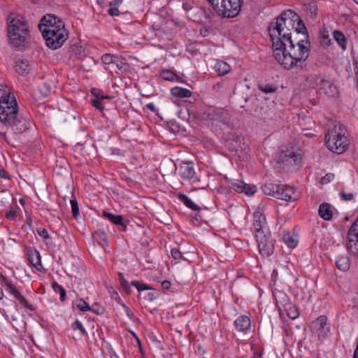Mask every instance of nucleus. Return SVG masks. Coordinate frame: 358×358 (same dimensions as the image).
Segmentation results:
<instances>
[{
  "label": "nucleus",
  "mask_w": 358,
  "mask_h": 358,
  "mask_svg": "<svg viewBox=\"0 0 358 358\" xmlns=\"http://www.w3.org/2000/svg\"><path fill=\"white\" fill-rule=\"evenodd\" d=\"M348 243L347 250L355 257L358 258V217L350 227L348 233Z\"/></svg>",
  "instance_id": "14"
},
{
  "label": "nucleus",
  "mask_w": 358,
  "mask_h": 358,
  "mask_svg": "<svg viewBox=\"0 0 358 358\" xmlns=\"http://www.w3.org/2000/svg\"><path fill=\"white\" fill-rule=\"evenodd\" d=\"M72 328L74 330L79 329L82 334H85V329L83 328L82 323L78 320L72 324Z\"/></svg>",
  "instance_id": "55"
},
{
  "label": "nucleus",
  "mask_w": 358,
  "mask_h": 358,
  "mask_svg": "<svg viewBox=\"0 0 358 358\" xmlns=\"http://www.w3.org/2000/svg\"><path fill=\"white\" fill-rule=\"evenodd\" d=\"M59 207V205L57 203H55L52 201V204L49 206L48 208H46V210H48V211H56V208H58Z\"/></svg>",
  "instance_id": "64"
},
{
  "label": "nucleus",
  "mask_w": 358,
  "mask_h": 358,
  "mask_svg": "<svg viewBox=\"0 0 358 358\" xmlns=\"http://www.w3.org/2000/svg\"><path fill=\"white\" fill-rule=\"evenodd\" d=\"M283 241L290 248H295L298 243L297 240L289 233L283 235Z\"/></svg>",
  "instance_id": "40"
},
{
  "label": "nucleus",
  "mask_w": 358,
  "mask_h": 358,
  "mask_svg": "<svg viewBox=\"0 0 358 358\" xmlns=\"http://www.w3.org/2000/svg\"><path fill=\"white\" fill-rule=\"evenodd\" d=\"M29 35V27L23 17H17L8 22V36L14 47L19 50L24 48L28 44Z\"/></svg>",
  "instance_id": "2"
},
{
  "label": "nucleus",
  "mask_w": 358,
  "mask_h": 358,
  "mask_svg": "<svg viewBox=\"0 0 358 358\" xmlns=\"http://www.w3.org/2000/svg\"><path fill=\"white\" fill-rule=\"evenodd\" d=\"M271 24H276L280 27H286L295 29L296 34H303L306 38L308 37L306 26L299 15L291 9L284 10L280 16L275 18V22Z\"/></svg>",
  "instance_id": "5"
},
{
  "label": "nucleus",
  "mask_w": 358,
  "mask_h": 358,
  "mask_svg": "<svg viewBox=\"0 0 358 358\" xmlns=\"http://www.w3.org/2000/svg\"><path fill=\"white\" fill-rule=\"evenodd\" d=\"M340 196L344 201H351L354 198V195L352 193H345L344 192H341L339 193Z\"/></svg>",
  "instance_id": "56"
},
{
  "label": "nucleus",
  "mask_w": 358,
  "mask_h": 358,
  "mask_svg": "<svg viewBox=\"0 0 358 358\" xmlns=\"http://www.w3.org/2000/svg\"><path fill=\"white\" fill-rule=\"evenodd\" d=\"M320 91L329 97H336L338 94V90L336 85L327 80H321Z\"/></svg>",
  "instance_id": "21"
},
{
  "label": "nucleus",
  "mask_w": 358,
  "mask_h": 358,
  "mask_svg": "<svg viewBox=\"0 0 358 358\" xmlns=\"http://www.w3.org/2000/svg\"><path fill=\"white\" fill-rule=\"evenodd\" d=\"M234 95L241 107L244 108V104L248 102L250 96V87L248 85L235 87L234 90Z\"/></svg>",
  "instance_id": "16"
},
{
  "label": "nucleus",
  "mask_w": 358,
  "mask_h": 358,
  "mask_svg": "<svg viewBox=\"0 0 358 358\" xmlns=\"http://www.w3.org/2000/svg\"><path fill=\"white\" fill-rule=\"evenodd\" d=\"M77 307L80 310L83 312L91 310L88 303L83 299L78 301Z\"/></svg>",
  "instance_id": "49"
},
{
  "label": "nucleus",
  "mask_w": 358,
  "mask_h": 358,
  "mask_svg": "<svg viewBox=\"0 0 358 358\" xmlns=\"http://www.w3.org/2000/svg\"><path fill=\"white\" fill-rule=\"evenodd\" d=\"M258 88L259 90L266 94L275 92L277 90L276 87L268 84H259Z\"/></svg>",
  "instance_id": "43"
},
{
  "label": "nucleus",
  "mask_w": 358,
  "mask_h": 358,
  "mask_svg": "<svg viewBox=\"0 0 358 358\" xmlns=\"http://www.w3.org/2000/svg\"><path fill=\"white\" fill-rule=\"evenodd\" d=\"M68 38L67 30L60 29L59 32L58 30L50 31L46 29V46L52 50L61 48Z\"/></svg>",
  "instance_id": "10"
},
{
  "label": "nucleus",
  "mask_w": 358,
  "mask_h": 358,
  "mask_svg": "<svg viewBox=\"0 0 358 358\" xmlns=\"http://www.w3.org/2000/svg\"><path fill=\"white\" fill-rule=\"evenodd\" d=\"M0 283L2 287H5L6 292L8 293L15 301H17L23 308L31 311L34 310V306L30 304L22 294L20 287L16 286L10 280L3 275H1Z\"/></svg>",
  "instance_id": "8"
},
{
  "label": "nucleus",
  "mask_w": 358,
  "mask_h": 358,
  "mask_svg": "<svg viewBox=\"0 0 358 358\" xmlns=\"http://www.w3.org/2000/svg\"><path fill=\"white\" fill-rule=\"evenodd\" d=\"M122 2V0H113L110 2V6L111 7L115 6L117 7L119 6Z\"/></svg>",
  "instance_id": "63"
},
{
  "label": "nucleus",
  "mask_w": 358,
  "mask_h": 358,
  "mask_svg": "<svg viewBox=\"0 0 358 358\" xmlns=\"http://www.w3.org/2000/svg\"><path fill=\"white\" fill-rule=\"evenodd\" d=\"M213 10L220 17L231 18L239 13L242 0H207Z\"/></svg>",
  "instance_id": "6"
},
{
  "label": "nucleus",
  "mask_w": 358,
  "mask_h": 358,
  "mask_svg": "<svg viewBox=\"0 0 358 358\" xmlns=\"http://www.w3.org/2000/svg\"><path fill=\"white\" fill-rule=\"evenodd\" d=\"M162 287L163 289H169L171 286V283L170 281L169 280H164L162 284H161Z\"/></svg>",
  "instance_id": "61"
},
{
  "label": "nucleus",
  "mask_w": 358,
  "mask_h": 358,
  "mask_svg": "<svg viewBox=\"0 0 358 358\" xmlns=\"http://www.w3.org/2000/svg\"><path fill=\"white\" fill-rule=\"evenodd\" d=\"M319 215L324 220H331L333 217V212L331 206L327 203L321 204L318 210Z\"/></svg>",
  "instance_id": "31"
},
{
  "label": "nucleus",
  "mask_w": 358,
  "mask_h": 358,
  "mask_svg": "<svg viewBox=\"0 0 358 358\" xmlns=\"http://www.w3.org/2000/svg\"><path fill=\"white\" fill-rule=\"evenodd\" d=\"M229 187L238 193H245L248 196H252L257 192V188L255 185L246 184L241 180L231 182Z\"/></svg>",
  "instance_id": "17"
},
{
  "label": "nucleus",
  "mask_w": 358,
  "mask_h": 358,
  "mask_svg": "<svg viewBox=\"0 0 358 358\" xmlns=\"http://www.w3.org/2000/svg\"><path fill=\"white\" fill-rule=\"evenodd\" d=\"M273 56L275 60L287 70L294 67L303 68L305 61L309 56L310 43L301 39L294 44V40L287 42V45L274 48Z\"/></svg>",
  "instance_id": "1"
},
{
  "label": "nucleus",
  "mask_w": 358,
  "mask_h": 358,
  "mask_svg": "<svg viewBox=\"0 0 358 358\" xmlns=\"http://www.w3.org/2000/svg\"><path fill=\"white\" fill-rule=\"evenodd\" d=\"M325 141L327 148L336 154L343 153L348 147L345 130L340 124L335 125L328 130L325 135Z\"/></svg>",
  "instance_id": "3"
},
{
  "label": "nucleus",
  "mask_w": 358,
  "mask_h": 358,
  "mask_svg": "<svg viewBox=\"0 0 358 358\" xmlns=\"http://www.w3.org/2000/svg\"><path fill=\"white\" fill-rule=\"evenodd\" d=\"M171 94L176 97L185 98L190 97L192 92L185 88L176 87L171 90Z\"/></svg>",
  "instance_id": "37"
},
{
  "label": "nucleus",
  "mask_w": 358,
  "mask_h": 358,
  "mask_svg": "<svg viewBox=\"0 0 358 358\" xmlns=\"http://www.w3.org/2000/svg\"><path fill=\"white\" fill-rule=\"evenodd\" d=\"M29 102L32 110L41 117L45 115V94L41 89L34 90Z\"/></svg>",
  "instance_id": "13"
},
{
  "label": "nucleus",
  "mask_w": 358,
  "mask_h": 358,
  "mask_svg": "<svg viewBox=\"0 0 358 358\" xmlns=\"http://www.w3.org/2000/svg\"><path fill=\"white\" fill-rule=\"evenodd\" d=\"M178 174L184 180H190L195 175L194 166L190 162H182L178 168Z\"/></svg>",
  "instance_id": "23"
},
{
  "label": "nucleus",
  "mask_w": 358,
  "mask_h": 358,
  "mask_svg": "<svg viewBox=\"0 0 358 358\" xmlns=\"http://www.w3.org/2000/svg\"><path fill=\"white\" fill-rule=\"evenodd\" d=\"M108 14L111 16H117L120 15V12L117 7L113 6L108 10Z\"/></svg>",
  "instance_id": "58"
},
{
  "label": "nucleus",
  "mask_w": 358,
  "mask_h": 358,
  "mask_svg": "<svg viewBox=\"0 0 358 358\" xmlns=\"http://www.w3.org/2000/svg\"><path fill=\"white\" fill-rule=\"evenodd\" d=\"M19 114L16 99L10 101L8 103L0 105V121L6 125Z\"/></svg>",
  "instance_id": "12"
},
{
  "label": "nucleus",
  "mask_w": 358,
  "mask_h": 358,
  "mask_svg": "<svg viewBox=\"0 0 358 358\" xmlns=\"http://www.w3.org/2000/svg\"><path fill=\"white\" fill-rule=\"evenodd\" d=\"M52 289L55 292H59L60 295V299L62 301H64L66 297V291L65 289L58 285L56 282H54L52 285Z\"/></svg>",
  "instance_id": "44"
},
{
  "label": "nucleus",
  "mask_w": 358,
  "mask_h": 358,
  "mask_svg": "<svg viewBox=\"0 0 358 358\" xmlns=\"http://www.w3.org/2000/svg\"><path fill=\"white\" fill-rule=\"evenodd\" d=\"M55 25H52L51 20H48L46 18V29L48 30L57 31L58 30L60 32V29L66 30L64 27V24L63 22L58 17H53Z\"/></svg>",
  "instance_id": "33"
},
{
  "label": "nucleus",
  "mask_w": 358,
  "mask_h": 358,
  "mask_svg": "<svg viewBox=\"0 0 358 358\" xmlns=\"http://www.w3.org/2000/svg\"><path fill=\"white\" fill-rule=\"evenodd\" d=\"M282 306L284 311L285 312L287 316L289 318L292 320H295L299 317V313L298 311V309L294 304H292V303H286Z\"/></svg>",
  "instance_id": "32"
},
{
  "label": "nucleus",
  "mask_w": 358,
  "mask_h": 358,
  "mask_svg": "<svg viewBox=\"0 0 358 358\" xmlns=\"http://www.w3.org/2000/svg\"><path fill=\"white\" fill-rule=\"evenodd\" d=\"M280 187V185L268 182L262 185V189L264 194L278 199L279 196Z\"/></svg>",
  "instance_id": "27"
},
{
  "label": "nucleus",
  "mask_w": 358,
  "mask_h": 358,
  "mask_svg": "<svg viewBox=\"0 0 358 358\" xmlns=\"http://www.w3.org/2000/svg\"><path fill=\"white\" fill-rule=\"evenodd\" d=\"M131 285H134L139 292L138 299H143L145 301H152L155 298V294L150 292L151 287L147 285L141 283L138 281L131 282Z\"/></svg>",
  "instance_id": "18"
},
{
  "label": "nucleus",
  "mask_w": 358,
  "mask_h": 358,
  "mask_svg": "<svg viewBox=\"0 0 358 358\" xmlns=\"http://www.w3.org/2000/svg\"><path fill=\"white\" fill-rule=\"evenodd\" d=\"M301 155L293 151H288L281 157V160L283 163L292 165H298L301 162Z\"/></svg>",
  "instance_id": "26"
},
{
  "label": "nucleus",
  "mask_w": 358,
  "mask_h": 358,
  "mask_svg": "<svg viewBox=\"0 0 358 358\" xmlns=\"http://www.w3.org/2000/svg\"><path fill=\"white\" fill-rule=\"evenodd\" d=\"M266 224V217L264 214L260 212H256L254 214L253 226L255 231V234H259L260 231H264L263 228Z\"/></svg>",
  "instance_id": "28"
},
{
  "label": "nucleus",
  "mask_w": 358,
  "mask_h": 358,
  "mask_svg": "<svg viewBox=\"0 0 358 358\" xmlns=\"http://www.w3.org/2000/svg\"><path fill=\"white\" fill-rule=\"evenodd\" d=\"M334 178V174H327L324 177L322 178L321 182L322 184H325L329 182Z\"/></svg>",
  "instance_id": "60"
},
{
  "label": "nucleus",
  "mask_w": 358,
  "mask_h": 358,
  "mask_svg": "<svg viewBox=\"0 0 358 358\" xmlns=\"http://www.w3.org/2000/svg\"><path fill=\"white\" fill-rule=\"evenodd\" d=\"M171 255L172 257L175 259H182V255L181 252L177 248H173L171 250Z\"/></svg>",
  "instance_id": "53"
},
{
  "label": "nucleus",
  "mask_w": 358,
  "mask_h": 358,
  "mask_svg": "<svg viewBox=\"0 0 358 358\" xmlns=\"http://www.w3.org/2000/svg\"><path fill=\"white\" fill-rule=\"evenodd\" d=\"M27 259L29 264L38 271H44V268L41 263V257L38 250L36 249L29 250L27 252Z\"/></svg>",
  "instance_id": "20"
},
{
  "label": "nucleus",
  "mask_w": 358,
  "mask_h": 358,
  "mask_svg": "<svg viewBox=\"0 0 358 358\" xmlns=\"http://www.w3.org/2000/svg\"><path fill=\"white\" fill-rule=\"evenodd\" d=\"M336 264L339 270L346 271L349 269L350 266V259L346 255L341 256L336 260Z\"/></svg>",
  "instance_id": "36"
},
{
  "label": "nucleus",
  "mask_w": 358,
  "mask_h": 358,
  "mask_svg": "<svg viewBox=\"0 0 358 358\" xmlns=\"http://www.w3.org/2000/svg\"><path fill=\"white\" fill-rule=\"evenodd\" d=\"M13 99H15V97L7 90V87L0 85V105L8 103Z\"/></svg>",
  "instance_id": "30"
},
{
  "label": "nucleus",
  "mask_w": 358,
  "mask_h": 358,
  "mask_svg": "<svg viewBox=\"0 0 358 358\" xmlns=\"http://www.w3.org/2000/svg\"><path fill=\"white\" fill-rule=\"evenodd\" d=\"M327 321V318L325 315H320L313 323V327L317 330L319 339L324 338L327 332L329 331L328 329H325Z\"/></svg>",
  "instance_id": "22"
},
{
  "label": "nucleus",
  "mask_w": 358,
  "mask_h": 358,
  "mask_svg": "<svg viewBox=\"0 0 358 358\" xmlns=\"http://www.w3.org/2000/svg\"><path fill=\"white\" fill-rule=\"evenodd\" d=\"M317 13V7L315 3H309L306 7V13L310 17L316 16Z\"/></svg>",
  "instance_id": "46"
},
{
  "label": "nucleus",
  "mask_w": 358,
  "mask_h": 358,
  "mask_svg": "<svg viewBox=\"0 0 358 358\" xmlns=\"http://www.w3.org/2000/svg\"><path fill=\"white\" fill-rule=\"evenodd\" d=\"M119 280H120L121 286L123 287L124 291L127 294H130L131 292V288L129 287L128 282L124 278L122 273H119Z\"/></svg>",
  "instance_id": "47"
},
{
  "label": "nucleus",
  "mask_w": 358,
  "mask_h": 358,
  "mask_svg": "<svg viewBox=\"0 0 358 358\" xmlns=\"http://www.w3.org/2000/svg\"><path fill=\"white\" fill-rule=\"evenodd\" d=\"M160 77L164 80L173 81L177 76L170 70H162L160 73Z\"/></svg>",
  "instance_id": "41"
},
{
  "label": "nucleus",
  "mask_w": 358,
  "mask_h": 358,
  "mask_svg": "<svg viewBox=\"0 0 358 358\" xmlns=\"http://www.w3.org/2000/svg\"><path fill=\"white\" fill-rule=\"evenodd\" d=\"M5 308H0L1 314L8 320L18 333H25L27 331L26 316L18 308L14 300H9L8 303H4Z\"/></svg>",
  "instance_id": "4"
},
{
  "label": "nucleus",
  "mask_w": 358,
  "mask_h": 358,
  "mask_svg": "<svg viewBox=\"0 0 358 358\" xmlns=\"http://www.w3.org/2000/svg\"><path fill=\"white\" fill-rule=\"evenodd\" d=\"M255 116L263 122H270L275 118L273 110L267 105L262 106L255 111Z\"/></svg>",
  "instance_id": "19"
},
{
  "label": "nucleus",
  "mask_w": 358,
  "mask_h": 358,
  "mask_svg": "<svg viewBox=\"0 0 358 358\" xmlns=\"http://www.w3.org/2000/svg\"><path fill=\"white\" fill-rule=\"evenodd\" d=\"M103 217L115 224L122 226L124 230L126 229L127 227L122 222L123 217L122 215H115L110 213L103 212Z\"/></svg>",
  "instance_id": "35"
},
{
  "label": "nucleus",
  "mask_w": 358,
  "mask_h": 358,
  "mask_svg": "<svg viewBox=\"0 0 358 358\" xmlns=\"http://www.w3.org/2000/svg\"><path fill=\"white\" fill-rule=\"evenodd\" d=\"M259 253L263 257H269L274 251V245L272 240L264 231L255 234Z\"/></svg>",
  "instance_id": "15"
},
{
  "label": "nucleus",
  "mask_w": 358,
  "mask_h": 358,
  "mask_svg": "<svg viewBox=\"0 0 358 358\" xmlns=\"http://www.w3.org/2000/svg\"><path fill=\"white\" fill-rule=\"evenodd\" d=\"M320 40L321 45H322L324 48L329 46L331 41L329 34L325 31L321 32Z\"/></svg>",
  "instance_id": "42"
},
{
  "label": "nucleus",
  "mask_w": 358,
  "mask_h": 358,
  "mask_svg": "<svg viewBox=\"0 0 358 358\" xmlns=\"http://www.w3.org/2000/svg\"><path fill=\"white\" fill-rule=\"evenodd\" d=\"M17 212L16 210H10L9 211H8L6 215H5V217L7 219V220H15L17 217Z\"/></svg>",
  "instance_id": "54"
},
{
  "label": "nucleus",
  "mask_w": 358,
  "mask_h": 358,
  "mask_svg": "<svg viewBox=\"0 0 358 358\" xmlns=\"http://www.w3.org/2000/svg\"><path fill=\"white\" fill-rule=\"evenodd\" d=\"M15 71L20 76H25L29 73V62L27 59H18L15 62Z\"/></svg>",
  "instance_id": "29"
},
{
  "label": "nucleus",
  "mask_w": 358,
  "mask_h": 358,
  "mask_svg": "<svg viewBox=\"0 0 358 358\" xmlns=\"http://www.w3.org/2000/svg\"><path fill=\"white\" fill-rule=\"evenodd\" d=\"M224 83H217L213 86V90L215 92H220L223 90Z\"/></svg>",
  "instance_id": "59"
},
{
  "label": "nucleus",
  "mask_w": 358,
  "mask_h": 358,
  "mask_svg": "<svg viewBox=\"0 0 358 358\" xmlns=\"http://www.w3.org/2000/svg\"><path fill=\"white\" fill-rule=\"evenodd\" d=\"M38 27L43 38L45 39V15L41 17Z\"/></svg>",
  "instance_id": "52"
},
{
  "label": "nucleus",
  "mask_w": 358,
  "mask_h": 358,
  "mask_svg": "<svg viewBox=\"0 0 358 358\" xmlns=\"http://www.w3.org/2000/svg\"><path fill=\"white\" fill-rule=\"evenodd\" d=\"M0 178L7 179L9 178L8 174L5 169H0Z\"/></svg>",
  "instance_id": "62"
},
{
  "label": "nucleus",
  "mask_w": 358,
  "mask_h": 358,
  "mask_svg": "<svg viewBox=\"0 0 358 358\" xmlns=\"http://www.w3.org/2000/svg\"><path fill=\"white\" fill-rule=\"evenodd\" d=\"M279 190L280 192L279 196L278 197V199H282L285 201H291L296 199L295 196H294L295 192L292 187L282 185H280Z\"/></svg>",
  "instance_id": "25"
},
{
  "label": "nucleus",
  "mask_w": 358,
  "mask_h": 358,
  "mask_svg": "<svg viewBox=\"0 0 358 358\" xmlns=\"http://www.w3.org/2000/svg\"><path fill=\"white\" fill-rule=\"evenodd\" d=\"M92 106L97 109L102 110L103 108L102 103H101V100H100V99L93 100L92 101Z\"/></svg>",
  "instance_id": "57"
},
{
  "label": "nucleus",
  "mask_w": 358,
  "mask_h": 358,
  "mask_svg": "<svg viewBox=\"0 0 358 358\" xmlns=\"http://www.w3.org/2000/svg\"><path fill=\"white\" fill-rule=\"evenodd\" d=\"M251 322L248 317L241 315L234 321V327L236 331L246 333L250 328Z\"/></svg>",
  "instance_id": "24"
},
{
  "label": "nucleus",
  "mask_w": 358,
  "mask_h": 358,
  "mask_svg": "<svg viewBox=\"0 0 358 358\" xmlns=\"http://www.w3.org/2000/svg\"><path fill=\"white\" fill-rule=\"evenodd\" d=\"M333 36L340 47L343 50H345L347 47V40L344 34L340 31H334L333 32Z\"/></svg>",
  "instance_id": "38"
},
{
  "label": "nucleus",
  "mask_w": 358,
  "mask_h": 358,
  "mask_svg": "<svg viewBox=\"0 0 358 358\" xmlns=\"http://www.w3.org/2000/svg\"><path fill=\"white\" fill-rule=\"evenodd\" d=\"M70 203L73 216L74 218H76L79 215L78 203L75 199H71Z\"/></svg>",
  "instance_id": "48"
},
{
  "label": "nucleus",
  "mask_w": 358,
  "mask_h": 358,
  "mask_svg": "<svg viewBox=\"0 0 358 358\" xmlns=\"http://www.w3.org/2000/svg\"><path fill=\"white\" fill-rule=\"evenodd\" d=\"M94 237L97 239L99 243L103 242L106 245H108V238L106 234L101 230L96 231L94 234Z\"/></svg>",
  "instance_id": "45"
},
{
  "label": "nucleus",
  "mask_w": 358,
  "mask_h": 358,
  "mask_svg": "<svg viewBox=\"0 0 358 358\" xmlns=\"http://www.w3.org/2000/svg\"><path fill=\"white\" fill-rule=\"evenodd\" d=\"M270 38L273 42V49L274 48L287 45V42L292 41V34L296 33L295 29L286 27H280L276 24L270 23L268 28Z\"/></svg>",
  "instance_id": "7"
},
{
  "label": "nucleus",
  "mask_w": 358,
  "mask_h": 358,
  "mask_svg": "<svg viewBox=\"0 0 358 358\" xmlns=\"http://www.w3.org/2000/svg\"><path fill=\"white\" fill-rule=\"evenodd\" d=\"M92 94L99 100H102L104 99H110V97L108 96H104L101 94V91L96 89H92L91 90Z\"/></svg>",
  "instance_id": "51"
},
{
  "label": "nucleus",
  "mask_w": 358,
  "mask_h": 358,
  "mask_svg": "<svg viewBox=\"0 0 358 358\" xmlns=\"http://www.w3.org/2000/svg\"><path fill=\"white\" fill-rule=\"evenodd\" d=\"M214 69L220 76H224L231 70L230 65L223 61L217 62L215 65Z\"/></svg>",
  "instance_id": "34"
},
{
  "label": "nucleus",
  "mask_w": 358,
  "mask_h": 358,
  "mask_svg": "<svg viewBox=\"0 0 358 358\" xmlns=\"http://www.w3.org/2000/svg\"><path fill=\"white\" fill-rule=\"evenodd\" d=\"M201 118L205 120L222 123L228 127L230 124L229 113L222 108L209 107L203 112Z\"/></svg>",
  "instance_id": "9"
},
{
  "label": "nucleus",
  "mask_w": 358,
  "mask_h": 358,
  "mask_svg": "<svg viewBox=\"0 0 358 358\" xmlns=\"http://www.w3.org/2000/svg\"><path fill=\"white\" fill-rule=\"evenodd\" d=\"M115 56L110 54H105L101 57V60L105 64H110L113 63Z\"/></svg>",
  "instance_id": "50"
},
{
  "label": "nucleus",
  "mask_w": 358,
  "mask_h": 358,
  "mask_svg": "<svg viewBox=\"0 0 358 358\" xmlns=\"http://www.w3.org/2000/svg\"><path fill=\"white\" fill-rule=\"evenodd\" d=\"M178 198L187 207L194 210H199V207L197 206L187 196L180 194Z\"/></svg>",
  "instance_id": "39"
},
{
  "label": "nucleus",
  "mask_w": 358,
  "mask_h": 358,
  "mask_svg": "<svg viewBox=\"0 0 358 358\" xmlns=\"http://www.w3.org/2000/svg\"><path fill=\"white\" fill-rule=\"evenodd\" d=\"M6 126L9 127L15 134H21L27 131L31 127V121L28 115L19 113L16 117L7 123Z\"/></svg>",
  "instance_id": "11"
}]
</instances>
